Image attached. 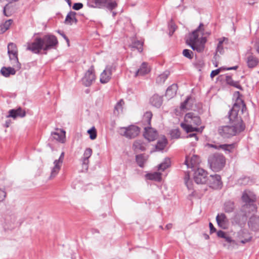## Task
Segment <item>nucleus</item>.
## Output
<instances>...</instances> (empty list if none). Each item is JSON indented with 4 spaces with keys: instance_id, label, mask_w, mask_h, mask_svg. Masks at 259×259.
<instances>
[{
    "instance_id": "f257e3e1",
    "label": "nucleus",
    "mask_w": 259,
    "mask_h": 259,
    "mask_svg": "<svg viewBox=\"0 0 259 259\" xmlns=\"http://www.w3.org/2000/svg\"><path fill=\"white\" fill-rule=\"evenodd\" d=\"M234 96L236 97V99L229 115L230 125L221 126L218 130L219 134L224 138L234 136L245 128L240 114L246 110V107L239 92H235Z\"/></svg>"
},
{
    "instance_id": "f03ea898",
    "label": "nucleus",
    "mask_w": 259,
    "mask_h": 259,
    "mask_svg": "<svg viewBox=\"0 0 259 259\" xmlns=\"http://www.w3.org/2000/svg\"><path fill=\"white\" fill-rule=\"evenodd\" d=\"M203 24L200 23L199 27L192 33H190L186 39V44L189 45L193 51L200 53L204 51L205 44L207 41L204 36V30Z\"/></svg>"
},
{
    "instance_id": "7ed1b4c3",
    "label": "nucleus",
    "mask_w": 259,
    "mask_h": 259,
    "mask_svg": "<svg viewBox=\"0 0 259 259\" xmlns=\"http://www.w3.org/2000/svg\"><path fill=\"white\" fill-rule=\"evenodd\" d=\"M185 122L181 124V127L187 132L191 133L197 132L201 133L203 130L204 126L199 128L195 127L200 124L201 120L200 117L194 113H188L185 116Z\"/></svg>"
},
{
    "instance_id": "20e7f679",
    "label": "nucleus",
    "mask_w": 259,
    "mask_h": 259,
    "mask_svg": "<svg viewBox=\"0 0 259 259\" xmlns=\"http://www.w3.org/2000/svg\"><path fill=\"white\" fill-rule=\"evenodd\" d=\"M211 169L213 171H218L221 170L225 164V158L222 154H214L210 155L208 159Z\"/></svg>"
},
{
    "instance_id": "39448f33",
    "label": "nucleus",
    "mask_w": 259,
    "mask_h": 259,
    "mask_svg": "<svg viewBox=\"0 0 259 259\" xmlns=\"http://www.w3.org/2000/svg\"><path fill=\"white\" fill-rule=\"evenodd\" d=\"M140 133V128L136 125H130L127 127H122L119 130V133L121 136L128 139L134 138Z\"/></svg>"
},
{
    "instance_id": "423d86ee",
    "label": "nucleus",
    "mask_w": 259,
    "mask_h": 259,
    "mask_svg": "<svg viewBox=\"0 0 259 259\" xmlns=\"http://www.w3.org/2000/svg\"><path fill=\"white\" fill-rule=\"evenodd\" d=\"M41 38L43 41V50L44 51L54 48L58 44L57 38L53 35H47Z\"/></svg>"
},
{
    "instance_id": "0eeeda50",
    "label": "nucleus",
    "mask_w": 259,
    "mask_h": 259,
    "mask_svg": "<svg viewBox=\"0 0 259 259\" xmlns=\"http://www.w3.org/2000/svg\"><path fill=\"white\" fill-rule=\"evenodd\" d=\"M95 78L94 68L92 66L85 73L84 76L82 78V82L84 85L89 87L95 80Z\"/></svg>"
},
{
    "instance_id": "6e6552de",
    "label": "nucleus",
    "mask_w": 259,
    "mask_h": 259,
    "mask_svg": "<svg viewBox=\"0 0 259 259\" xmlns=\"http://www.w3.org/2000/svg\"><path fill=\"white\" fill-rule=\"evenodd\" d=\"M194 179L196 183L205 184L207 182V172L203 169L198 168L194 174Z\"/></svg>"
},
{
    "instance_id": "1a4fd4ad",
    "label": "nucleus",
    "mask_w": 259,
    "mask_h": 259,
    "mask_svg": "<svg viewBox=\"0 0 259 259\" xmlns=\"http://www.w3.org/2000/svg\"><path fill=\"white\" fill-rule=\"evenodd\" d=\"M43 48L42 38L37 37L35 39L33 42L28 43L27 49L34 53H38L41 49L43 50Z\"/></svg>"
},
{
    "instance_id": "9d476101",
    "label": "nucleus",
    "mask_w": 259,
    "mask_h": 259,
    "mask_svg": "<svg viewBox=\"0 0 259 259\" xmlns=\"http://www.w3.org/2000/svg\"><path fill=\"white\" fill-rule=\"evenodd\" d=\"M115 70L113 65H107L100 75V81L102 83L108 82L111 78L112 72Z\"/></svg>"
},
{
    "instance_id": "9b49d317",
    "label": "nucleus",
    "mask_w": 259,
    "mask_h": 259,
    "mask_svg": "<svg viewBox=\"0 0 259 259\" xmlns=\"http://www.w3.org/2000/svg\"><path fill=\"white\" fill-rule=\"evenodd\" d=\"M206 183L210 187L216 189L221 188L222 185L221 177L218 175H210Z\"/></svg>"
},
{
    "instance_id": "f8f14e48",
    "label": "nucleus",
    "mask_w": 259,
    "mask_h": 259,
    "mask_svg": "<svg viewBox=\"0 0 259 259\" xmlns=\"http://www.w3.org/2000/svg\"><path fill=\"white\" fill-rule=\"evenodd\" d=\"M218 226L222 229H227L229 226V220L224 213H219L216 217Z\"/></svg>"
},
{
    "instance_id": "ddd939ff",
    "label": "nucleus",
    "mask_w": 259,
    "mask_h": 259,
    "mask_svg": "<svg viewBox=\"0 0 259 259\" xmlns=\"http://www.w3.org/2000/svg\"><path fill=\"white\" fill-rule=\"evenodd\" d=\"M157 132L153 128L149 127H145L144 137L149 142L153 141L157 138Z\"/></svg>"
},
{
    "instance_id": "4468645a",
    "label": "nucleus",
    "mask_w": 259,
    "mask_h": 259,
    "mask_svg": "<svg viewBox=\"0 0 259 259\" xmlns=\"http://www.w3.org/2000/svg\"><path fill=\"white\" fill-rule=\"evenodd\" d=\"M52 138L60 143H64L65 141V132L61 129H57L51 134Z\"/></svg>"
},
{
    "instance_id": "2eb2a0df",
    "label": "nucleus",
    "mask_w": 259,
    "mask_h": 259,
    "mask_svg": "<svg viewBox=\"0 0 259 259\" xmlns=\"http://www.w3.org/2000/svg\"><path fill=\"white\" fill-rule=\"evenodd\" d=\"M206 147L208 148H214L217 149H221L225 151H227L229 153L231 152L235 147L234 144H222V145H213L210 144H207L205 145Z\"/></svg>"
},
{
    "instance_id": "dca6fc26",
    "label": "nucleus",
    "mask_w": 259,
    "mask_h": 259,
    "mask_svg": "<svg viewBox=\"0 0 259 259\" xmlns=\"http://www.w3.org/2000/svg\"><path fill=\"white\" fill-rule=\"evenodd\" d=\"M62 165V163L61 162L56 160L54 161L53 166L51 168L50 179H54L56 177L61 169Z\"/></svg>"
},
{
    "instance_id": "f3484780",
    "label": "nucleus",
    "mask_w": 259,
    "mask_h": 259,
    "mask_svg": "<svg viewBox=\"0 0 259 259\" xmlns=\"http://www.w3.org/2000/svg\"><path fill=\"white\" fill-rule=\"evenodd\" d=\"M200 162L199 157L196 155H194L191 158L190 163H189V159L187 157H186L185 163L187 165L188 168H195L197 167V166L199 164Z\"/></svg>"
},
{
    "instance_id": "a211bd4d",
    "label": "nucleus",
    "mask_w": 259,
    "mask_h": 259,
    "mask_svg": "<svg viewBox=\"0 0 259 259\" xmlns=\"http://www.w3.org/2000/svg\"><path fill=\"white\" fill-rule=\"evenodd\" d=\"M167 144V140L165 136H162L159 138L157 141V144L155 145V150L153 151H160L164 149Z\"/></svg>"
},
{
    "instance_id": "6ab92c4d",
    "label": "nucleus",
    "mask_w": 259,
    "mask_h": 259,
    "mask_svg": "<svg viewBox=\"0 0 259 259\" xmlns=\"http://www.w3.org/2000/svg\"><path fill=\"white\" fill-rule=\"evenodd\" d=\"M25 111L23 110L21 108H19L16 110H10L8 117H11L13 118H16L17 117H23L25 116Z\"/></svg>"
},
{
    "instance_id": "aec40b11",
    "label": "nucleus",
    "mask_w": 259,
    "mask_h": 259,
    "mask_svg": "<svg viewBox=\"0 0 259 259\" xmlns=\"http://www.w3.org/2000/svg\"><path fill=\"white\" fill-rule=\"evenodd\" d=\"M133 148L136 152L143 151L146 149V145L142 140H137L134 142Z\"/></svg>"
},
{
    "instance_id": "412c9836",
    "label": "nucleus",
    "mask_w": 259,
    "mask_h": 259,
    "mask_svg": "<svg viewBox=\"0 0 259 259\" xmlns=\"http://www.w3.org/2000/svg\"><path fill=\"white\" fill-rule=\"evenodd\" d=\"M150 71V69L148 66V64L145 62H143L141 65L140 68L136 71L135 76L138 75H144L148 73Z\"/></svg>"
},
{
    "instance_id": "4be33fe9",
    "label": "nucleus",
    "mask_w": 259,
    "mask_h": 259,
    "mask_svg": "<svg viewBox=\"0 0 259 259\" xmlns=\"http://www.w3.org/2000/svg\"><path fill=\"white\" fill-rule=\"evenodd\" d=\"M106 2L107 0H89L88 5L92 8H101L106 4Z\"/></svg>"
},
{
    "instance_id": "5701e85b",
    "label": "nucleus",
    "mask_w": 259,
    "mask_h": 259,
    "mask_svg": "<svg viewBox=\"0 0 259 259\" xmlns=\"http://www.w3.org/2000/svg\"><path fill=\"white\" fill-rule=\"evenodd\" d=\"M242 199L244 202L249 203L254 202L256 199V197L255 195L250 192H245L242 195Z\"/></svg>"
},
{
    "instance_id": "b1692460",
    "label": "nucleus",
    "mask_w": 259,
    "mask_h": 259,
    "mask_svg": "<svg viewBox=\"0 0 259 259\" xmlns=\"http://www.w3.org/2000/svg\"><path fill=\"white\" fill-rule=\"evenodd\" d=\"M177 90V85L176 84H172L167 88L165 96L169 99L173 98L176 95Z\"/></svg>"
},
{
    "instance_id": "393cba45",
    "label": "nucleus",
    "mask_w": 259,
    "mask_h": 259,
    "mask_svg": "<svg viewBox=\"0 0 259 259\" xmlns=\"http://www.w3.org/2000/svg\"><path fill=\"white\" fill-rule=\"evenodd\" d=\"M16 69L15 67H3L1 70V73L4 76L8 77H9L10 75H15L16 74Z\"/></svg>"
},
{
    "instance_id": "a878e982",
    "label": "nucleus",
    "mask_w": 259,
    "mask_h": 259,
    "mask_svg": "<svg viewBox=\"0 0 259 259\" xmlns=\"http://www.w3.org/2000/svg\"><path fill=\"white\" fill-rule=\"evenodd\" d=\"M239 238L241 243L244 244L250 241L251 237L247 232L244 231H240L238 233Z\"/></svg>"
},
{
    "instance_id": "bb28decb",
    "label": "nucleus",
    "mask_w": 259,
    "mask_h": 259,
    "mask_svg": "<svg viewBox=\"0 0 259 259\" xmlns=\"http://www.w3.org/2000/svg\"><path fill=\"white\" fill-rule=\"evenodd\" d=\"M76 13L74 12H70L68 13L65 20V23L68 25H72L73 23H76L77 20L75 18Z\"/></svg>"
},
{
    "instance_id": "cd10ccee",
    "label": "nucleus",
    "mask_w": 259,
    "mask_h": 259,
    "mask_svg": "<svg viewBox=\"0 0 259 259\" xmlns=\"http://www.w3.org/2000/svg\"><path fill=\"white\" fill-rule=\"evenodd\" d=\"M151 104L156 107H159L162 103V99L161 96L154 95L150 99Z\"/></svg>"
},
{
    "instance_id": "c85d7f7f",
    "label": "nucleus",
    "mask_w": 259,
    "mask_h": 259,
    "mask_svg": "<svg viewBox=\"0 0 259 259\" xmlns=\"http://www.w3.org/2000/svg\"><path fill=\"white\" fill-rule=\"evenodd\" d=\"M9 56L13 67L17 70H19L21 68V64L18 61V54L10 55Z\"/></svg>"
},
{
    "instance_id": "c756f323",
    "label": "nucleus",
    "mask_w": 259,
    "mask_h": 259,
    "mask_svg": "<svg viewBox=\"0 0 259 259\" xmlns=\"http://www.w3.org/2000/svg\"><path fill=\"white\" fill-rule=\"evenodd\" d=\"M145 177L147 179L159 182L161 179V175L160 172H154L146 174Z\"/></svg>"
},
{
    "instance_id": "7c9ffc66",
    "label": "nucleus",
    "mask_w": 259,
    "mask_h": 259,
    "mask_svg": "<svg viewBox=\"0 0 259 259\" xmlns=\"http://www.w3.org/2000/svg\"><path fill=\"white\" fill-rule=\"evenodd\" d=\"M217 236L219 238H224L226 242L231 243L234 242V241L228 234L222 230L218 231L217 233Z\"/></svg>"
},
{
    "instance_id": "2f4dec72",
    "label": "nucleus",
    "mask_w": 259,
    "mask_h": 259,
    "mask_svg": "<svg viewBox=\"0 0 259 259\" xmlns=\"http://www.w3.org/2000/svg\"><path fill=\"white\" fill-rule=\"evenodd\" d=\"M228 42V38L226 37H222L219 39V43L217 46V52L220 53L221 54H222L224 53V48L223 46V44L224 43L227 44Z\"/></svg>"
},
{
    "instance_id": "473e14b6",
    "label": "nucleus",
    "mask_w": 259,
    "mask_h": 259,
    "mask_svg": "<svg viewBox=\"0 0 259 259\" xmlns=\"http://www.w3.org/2000/svg\"><path fill=\"white\" fill-rule=\"evenodd\" d=\"M247 63L248 67L253 68L257 65L258 61L256 57L250 55L247 58Z\"/></svg>"
},
{
    "instance_id": "72a5a7b5",
    "label": "nucleus",
    "mask_w": 259,
    "mask_h": 259,
    "mask_svg": "<svg viewBox=\"0 0 259 259\" xmlns=\"http://www.w3.org/2000/svg\"><path fill=\"white\" fill-rule=\"evenodd\" d=\"M234 208V203L232 201H226L224 204V210L226 212L230 213L232 212Z\"/></svg>"
},
{
    "instance_id": "f704fd0d",
    "label": "nucleus",
    "mask_w": 259,
    "mask_h": 259,
    "mask_svg": "<svg viewBox=\"0 0 259 259\" xmlns=\"http://www.w3.org/2000/svg\"><path fill=\"white\" fill-rule=\"evenodd\" d=\"M13 23L12 19H9L0 26V33H3L6 31L10 27Z\"/></svg>"
},
{
    "instance_id": "c9c22d12",
    "label": "nucleus",
    "mask_w": 259,
    "mask_h": 259,
    "mask_svg": "<svg viewBox=\"0 0 259 259\" xmlns=\"http://www.w3.org/2000/svg\"><path fill=\"white\" fill-rule=\"evenodd\" d=\"M124 103L122 100H120L115 105L114 107V114H119L120 112L122 111L123 106Z\"/></svg>"
},
{
    "instance_id": "e433bc0d",
    "label": "nucleus",
    "mask_w": 259,
    "mask_h": 259,
    "mask_svg": "<svg viewBox=\"0 0 259 259\" xmlns=\"http://www.w3.org/2000/svg\"><path fill=\"white\" fill-rule=\"evenodd\" d=\"M170 164V159L168 158H166L164 159V161L163 162L161 163L160 164H159L158 167V169L163 171L166 168H168Z\"/></svg>"
},
{
    "instance_id": "4c0bfd02",
    "label": "nucleus",
    "mask_w": 259,
    "mask_h": 259,
    "mask_svg": "<svg viewBox=\"0 0 259 259\" xmlns=\"http://www.w3.org/2000/svg\"><path fill=\"white\" fill-rule=\"evenodd\" d=\"M147 159L142 154L138 155L136 156V161L138 165L140 167H143L144 163L146 162Z\"/></svg>"
},
{
    "instance_id": "58836bf2",
    "label": "nucleus",
    "mask_w": 259,
    "mask_h": 259,
    "mask_svg": "<svg viewBox=\"0 0 259 259\" xmlns=\"http://www.w3.org/2000/svg\"><path fill=\"white\" fill-rule=\"evenodd\" d=\"M169 73L168 72H165L162 74L159 75L156 79V82L158 83H163L164 82L165 80L167 79Z\"/></svg>"
},
{
    "instance_id": "ea45409f",
    "label": "nucleus",
    "mask_w": 259,
    "mask_h": 259,
    "mask_svg": "<svg viewBox=\"0 0 259 259\" xmlns=\"http://www.w3.org/2000/svg\"><path fill=\"white\" fill-rule=\"evenodd\" d=\"M144 42L140 40H136L133 42L132 47L138 50L139 52L143 51V46Z\"/></svg>"
},
{
    "instance_id": "a19ab883",
    "label": "nucleus",
    "mask_w": 259,
    "mask_h": 259,
    "mask_svg": "<svg viewBox=\"0 0 259 259\" xmlns=\"http://www.w3.org/2000/svg\"><path fill=\"white\" fill-rule=\"evenodd\" d=\"M88 133L90 135V138L91 140H95L97 138V132L95 127H92L89 130Z\"/></svg>"
},
{
    "instance_id": "79ce46f5",
    "label": "nucleus",
    "mask_w": 259,
    "mask_h": 259,
    "mask_svg": "<svg viewBox=\"0 0 259 259\" xmlns=\"http://www.w3.org/2000/svg\"><path fill=\"white\" fill-rule=\"evenodd\" d=\"M152 117V114L151 112H146L143 117V120L146 122L147 124H150L151 119Z\"/></svg>"
},
{
    "instance_id": "37998d69",
    "label": "nucleus",
    "mask_w": 259,
    "mask_h": 259,
    "mask_svg": "<svg viewBox=\"0 0 259 259\" xmlns=\"http://www.w3.org/2000/svg\"><path fill=\"white\" fill-rule=\"evenodd\" d=\"M185 183L187 188L189 190L193 189V184L191 181L189 180V175L187 174L184 178Z\"/></svg>"
},
{
    "instance_id": "c03bdc74",
    "label": "nucleus",
    "mask_w": 259,
    "mask_h": 259,
    "mask_svg": "<svg viewBox=\"0 0 259 259\" xmlns=\"http://www.w3.org/2000/svg\"><path fill=\"white\" fill-rule=\"evenodd\" d=\"M106 6L107 8L110 10H112L114 9L117 6V4L114 1H109L108 2V0H107V2L106 4L103 6L102 7Z\"/></svg>"
},
{
    "instance_id": "a18cd8bd",
    "label": "nucleus",
    "mask_w": 259,
    "mask_h": 259,
    "mask_svg": "<svg viewBox=\"0 0 259 259\" xmlns=\"http://www.w3.org/2000/svg\"><path fill=\"white\" fill-rule=\"evenodd\" d=\"M183 55L186 58L192 59L193 58V52L188 49H185L183 51Z\"/></svg>"
},
{
    "instance_id": "49530a36",
    "label": "nucleus",
    "mask_w": 259,
    "mask_h": 259,
    "mask_svg": "<svg viewBox=\"0 0 259 259\" xmlns=\"http://www.w3.org/2000/svg\"><path fill=\"white\" fill-rule=\"evenodd\" d=\"M92 154V150L90 148H87L83 153L82 158L89 159Z\"/></svg>"
},
{
    "instance_id": "de8ad7c7",
    "label": "nucleus",
    "mask_w": 259,
    "mask_h": 259,
    "mask_svg": "<svg viewBox=\"0 0 259 259\" xmlns=\"http://www.w3.org/2000/svg\"><path fill=\"white\" fill-rule=\"evenodd\" d=\"M89 163V159H86L84 158H82V168L85 170H87L88 169V164Z\"/></svg>"
},
{
    "instance_id": "09e8293b",
    "label": "nucleus",
    "mask_w": 259,
    "mask_h": 259,
    "mask_svg": "<svg viewBox=\"0 0 259 259\" xmlns=\"http://www.w3.org/2000/svg\"><path fill=\"white\" fill-rule=\"evenodd\" d=\"M171 136L175 138H178L180 136V133L179 130L175 129L171 131Z\"/></svg>"
},
{
    "instance_id": "8fccbe9b",
    "label": "nucleus",
    "mask_w": 259,
    "mask_h": 259,
    "mask_svg": "<svg viewBox=\"0 0 259 259\" xmlns=\"http://www.w3.org/2000/svg\"><path fill=\"white\" fill-rule=\"evenodd\" d=\"M8 50L18 51L16 45L13 42H10L8 44Z\"/></svg>"
},
{
    "instance_id": "3c124183",
    "label": "nucleus",
    "mask_w": 259,
    "mask_h": 259,
    "mask_svg": "<svg viewBox=\"0 0 259 259\" xmlns=\"http://www.w3.org/2000/svg\"><path fill=\"white\" fill-rule=\"evenodd\" d=\"M190 99V97H188L187 98V99H186V100L181 104V109L182 110H185V109H187V107H186V105L188 102V101Z\"/></svg>"
},
{
    "instance_id": "603ef678",
    "label": "nucleus",
    "mask_w": 259,
    "mask_h": 259,
    "mask_svg": "<svg viewBox=\"0 0 259 259\" xmlns=\"http://www.w3.org/2000/svg\"><path fill=\"white\" fill-rule=\"evenodd\" d=\"M83 7V5L81 3H75L73 6L72 8L75 10H79Z\"/></svg>"
},
{
    "instance_id": "864d4df0",
    "label": "nucleus",
    "mask_w": 259,
    "mask_h": 259,
    "mask_svg": "<svg viewBox=\"0 0 259 259\" xmlns=\"http://www.w3.org/2000/svg\"><path fill=\"white\" fill-rule=\"evenodd\" d=\"M221 69V68H219L216 70L212 71L210 73V77L211 78H213L215 76L219 74L220 72Z\"/></svg>"
},
{
    "instance_id": "5fc2aeb1",
    "label": "nucleus",
    "mask_w": 259,
    "mask_h": 259,
    "mask_svg": "<svg viewBox=\"0 0 259 259\" xmlns=\"http://www.w3.org/2000/svg\"><path fill=\"white\" fill-rule=\"evenodd\" d=\"M6 196V192L2 189H0V201H3L5 199Z\"/></svg>"
},
{
    "instance_id": "6e6d98bb",
    "label": "nucleus",
    "mask_w": 259,
    "mask_h": 259,
    "mask_svg": "<svg viewBox=\"0 0 259 259\" xmlns=\"http://www.w3.org/2000/svg\"><path fill=\"white\" fill-rule=\"evenodd\" d=\"M229 84L232 85V86H234L235 87V88H238V89H241V87L240 86V85L239 84V83L237 82V81H232V82H229Z\"/></svg>"
},
{
    "instance_id": "4d7b16f0",
    "label": "nucleus",
    "mask_w": 259,
    "mask_h": 259,
    "mask_svg": "<svg viewBox=\"0 0 259 259\" xmlns=\"http://www.w3.org/2000/svg\"><path fill=\"white\" fill-rule=\"evenodd\" d=\"M209 227L210 228V233L211 234L215 232L216 231V229L214 227L213 225L211 223H209Z\"/></svg>"
},
{
    "instance_id": "13d9d810",
    "label": "nucleus",
    "mask_w": 259,
    "mask_h": 259,
    "mask_svg": "<svg viewBox=\"0 0 259 259\" xmlns=\"http://www.w3.org/2000/svg\"><path fill=\"white\" fill-rule=\"evenodd\" d=\"M194 137L195 141H197L198 138L196 134H190L187 136V138H193Z\"/></svg>"
},
{
    "instance_id": "bf43d9fd",
    "label": "nucleus",
    "mask_w": 259,
    "mask_h": 259,
    "mask_svg": "<svg viewBox=\"0 0 259 259\" xmlns=\"http://www.w3.org/2000/svg\"><path fill=\"white\" fill-rule=\"evenodd\" d=\"M64 157V152H62L59 158L58 159H56V160L61 162V163H63V159Z\"/></svg>"
},
{
    "instance_id": "052dcab7",
    "label": "nucleus",
    "mask_w": 259,
    "mask_h": 259,
    "mask_svg": "<svg viewBox=\"0 0 259 259\" xmlns=\"http://www.w3.org/2000/svg\"><path fill=\"white\" fill-rule=\"evenodd\" d=\"M8 53L9 55H13V54H14V55L18 54V51L8 50Z\"/></svg>"
},
{
    "instance_id": "680f3d73",
    "label": "nucleus",
    "mask_w": 259,
    "mask_h": 259,
    "mask_svg": "<svg viewBox=\"0 0 259 259\" xmlns=\"http://www.w3.org/2000/svg\"><path fill=\"white\" fill-rule=\"evenodd\" d=\"M58 32L60 34V35L61 36H62L63 37V38L66 40L68 44H69V39L67 37V36L63 33H61L60 32V31H58Z\"/></svg>"
},
{
    "instance_id": "e2e57ef3",
    "label": "nucleus",
    "mask_w": 259,
    "mask_h": 259,
    "mask_svg": "<svg viewBox=\"0 0 259 259\" xmlns=\"http://www.w3.org/2000/svg\"><path fill=\"white\" fill-rule=\"evenodd\" d=\"M171 31L170 30V32H169V35H171L173 34L174 32L175 31V26L174 25H171Z\"/></svg>"
},
{
    "instance_id": "0e129e2a",
    "label": "nucleus",
    "mask_w": 259,
    "mask_h": 259,
    "mask_svg": "<svg viewBox=\"0 0 259 259\" xmlns=\"http://www.w3.org/2000/svg\"><path fill=\"white\" fill-rule=\"evenodd\" d=\"M226 81H227V83H228V84H229V82L234 81L232 79L231 77L230 76H227L226 77Z\"/></svg>"
},
{
    "instance_id": "69168bd1",
    "label": "nucleus",
    "mask_w": 259,
    "mask_h": 259,
    "mask_svg": "<svg viewBox=\"0 0 259 259\" xmlns=\"http://www.w3.org/2000/svg\"><path fill=\"white\" fill-rule=\"evenodd\" d=\"M172 224H167L166 226H165V228L167 229V230H169V229H170L171 228H172Z\"/></svg>"
},
{
    "instance_id": "338daca9",
    "label": "nucleus",
    "mask_w": 259,
    "mask_h": 259,
    "mask_svg": "<svg viewBox=\"0 0 259 259\" xmlns=\"http://www.w3.org/2000/svg\"><path fill=\"white\" fill-rule=\"evenodd\" d=\"M256 51L259 53V40L256 44Z\"/></svg>"
},
{
    "instance_id": "774afa93",
    "label": "nucleus",
    "mask_w": 259,
    "mask_h": 259,
    "mask_svg": "<svg viewBox=\"0 0 259 259\" xmlns=\"http://www.w3.org/2000/svg\"><path fill=\"white\" fill-rule=\"evenodd\" d=\"M237 67H238L237 66H234L233 67L228 68L227 69V70H232V69H236L237 68Z\"/></svg>"
}]
</instances>
